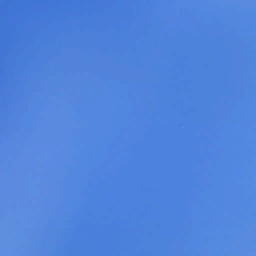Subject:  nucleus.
<instances>
[{
  "instance_id": "nucleus-8",
  "label": "nucleus",
  "mask_w": 256,
  "mask_h": 256,
  "mask_svg": "<svg viewBox=\"0 0 256 256\" xmlns=\"http://www.w3.org/2000/svg\"><path fill=\"white\" fill-rule=\"evenodd\" d=\"M112 232H114V229H112Z\"/></svg>"
},
{
  "instance_id": "nucleus-14",
  "label": "nucleus",
  "mask_w": 256,
  "mask_h": 256,
  "mask_svg": "<svg viewBox=\"0 0 256 256\" xmlns=\"http://www.w3.org/2000/svg\"><path fill=\"white\" fill-rule=\"evenodd\" d=\"M112 4H114V0H112Z\"/></svg>"
},
{
  "instance_id": "nucleus-13",
  "label": "nucleus",
  "mask_w": 256,
  "mask_h": 256,
  "mask_svg": "<svg viewBox=\"0 0 256 256\" xmlns=\"http://www.w3.org/2000/svg\"><path fill=\"white\" fill-rule=\"evenodd\" d=\"M112 4H114V0H112Z\"/></svg>"
},
{
  "instance_id": "nucleus-4",
  "label": "nucleus",
  "mask_w": 256,
  "mask_h": 256,
  "mask_svg": "<svg viewBox=\"0 0 256 256\" xmlns=\"http://www.w3.org/2000/svg\"><path fill=\"white\" fill-rule=\"evenodd\" d=\"M0 96H8V95H0Z\"/></svg>"
},
{
  "instance_id": "nucleus-20",
  "label": "nucleus",
  "mask_w": 256,
  "mask_h": 256,
  "mask_svg": "<svg viewBox=\"0 0 256 256\" xmlns=\"http://www.w3.org/2000/svg\"><path fill=\"white\" fill-rule=\"evenodd\" d=\"M102 96H105V95H102Z\"/></svg>"
},
{
  "instance_id": "nucleus-22",
  "label": "nucleus",
  "mask_w": 256,
  "mask_h": 256,
  "mask_svg": "<svg viewBox=\"0 0 256 256\" xmlns=\"http://www.w3.org/2000/svg\"><path fill=\"white\" fill-rule=\"evenodd\" d=\"M127 96H129V95H128Z\"/></svg>"
},
{
  "instance_id": "nucleus-5",
  "label": "nucleus",
  "mask_w": 256,
  "mask_h": 256,
  "mask_svg": "<svg viewBox=\"0 0 256 256\" xmlns=\"http://www.w3.org/2000/svg\"><path fill=\"white\" fill-rule=\"evenodd\" d=\"M116 96L113 93L112 96Z\"/></svg>"
},
{
  "instance_id": "nucleus-9",
  "label": "nucleus",
  "mask_w": 256,
  "mask_h": 256,
  "mask_svg": "<svg viewBox=\"0 0 256 256\" xmlns=\"http://www.w3.org/2000/svg\"><path fill=\"white\" fill-rule=\"evenodd\" d=\"M112 4H114V0H112Z\"/></svg>"
},
{
  "instance_id": "nucleus-17",
  "label": "nucleus",
  "mask_w": 256,
  "mask_h": 256,
  "mask_svg": "<svg viewBox=\"0 0 256 256\" xmlns=\"http://www.w3.org/2000/svg\"><path fill=\"white\" fill-rule=\"evenodd\" d=\"M112 12H114V8H112Z\"/></svg>"
},
{
  "instance_id": "nucleus-19",
  "label": "nucleus",
  "mask_w": 256,
  "mask_h": 256,
  "mask_svg": "<svg viewBox=\"0 0 256 256\" xmlns=\"http://www.w3.org/2000/svg\"><path fill=\"white\" fill-rule=\"evenodd\" d=\"M102 96H105V95H102Z\"/></svg>"
},
{
  "instance_id": "nucleus-3",
  "label": "nucleus",
  "mask_w": 256,
  "mask_h": 256,
  "mask_svg": "<svg viewBox=\"0 0 256 256\" xmlns=\"http://www.w3.org/2000/svg\"><path fill=\"white\" fill-rule=\"evenodd\" d=\"M116 98V97L112 96L113 100H114V98ZM198 98H199L200 97H198ZM202 98H205L206 97H202Z\"/></svg>"
},
{
  "instance_id": "nucleus-11",
  "label": "nucleus",
  "mask_w": 256,
  "mask_h": 256,
  "mask_svg": "<svg viewBox=\"0 0 256 256\" xmlns=\"http://www.w3.org/2000/svg\"><path fill=\"white\" fill-rule=\"evenodd\" d=\"M112 4H114V0H112Z\"/></svg>"
},
{
  "instance_id": "nucleus-16",
  "label": "nucleus",
  "mask_w": 256,
  "mask_h": 256,
  "mask_svg": "<svg viewBox=\"0 0 256 256\" xmlns=\"http://www.w3.org/2000/svg\"><path fill=\"white\" fill-rule=\"evenodd\" d=\"M112 12H114V8H112Z\"/></svg>"
},
{
  "instance_id": "nucleus-2",
  "label": "nucleus",
  "mask_w": 256,
  "mask_h": 256,
  "mask_svg": "<svg viewBox=\"0 0 256 256\" xmlns=\"http://www.w3.org/2000/svg\"><path fill=\"white\" fill-rule=\"evenodd\" d=\"M10 97H0V98H10Z\"/></svg>"
},
{
  "instance_id": "nucleus-7",
  "label": "nucleus",
  "mask_w": 256,
  "mask_h": 256,
  "mask_svg": "<svg viewBox=\"0 0 256 256\" xmlns=\"http://www.w3.org/2000/svg\"><path fill=\"white\" fill-rule=\"evenodd\" d=\"M112 232H114V229H112Z\"/></svg>"
},
{
  "instance_id": "nucleus-15",
  "label": "nucleus",
  "mask_w": 256,
  "mask_h": 256,
  "mask_svg": "<svg viewBox=\"0 0 256 256\" xmlns=\"http://www.w3.org/2000/svg\"><path fill=\"white\" fill-rule=\"evenodd\" d=\"M112 4H114V0H112Z\"/></svg>"
},
{
  "instance_id": "nucleus-12",
  "label": "nucleus",
  "mask_w": 256,
  "mask_h": 256,
  "mask_svg": "<svg viewBox=\"0 0 256 256\" xmlns=\"http://www.w3.org/2000/svg\"><path fill=\"white\" fill-rule=\"evenodd\" d=\"M112 4H114V0H112Z\"/></svg>"
},
{
  "instance_id": "nucleus-23",
  "label": "nucleus",
  "mask_w": 256,
  "mask_h": 256,
  "mask_svg": "<svg viewBox=\"0 0 256 256\" xmlns=\"http://www.w3.org/2000/svg\"><path fill=\"white\" fill-rule=\"evenodd\" d=\"M78 98H80L81 97H80V96H79Z\"/></svg>"
},
{
  "instance_id": "nucleus-10",
  "label": "nucleus",
  "mask_w": 256,
  "mask_h": 256,
  "mask_svg": "<svg viewBox=\"0 0 256 256\" xmlns=\"http://www.w3.org/2000/svg\"><path fill=\"white\" fill-rule=\"evenodd\" d=\"M112 4H114V0H112Z\"/></svg>"
},
{
  "instance_id": "nucleus-21",
  "label": "nucleus",
  "mask_w": 256,
  "mask_h": 256,
  "mask_svg": "<svg viewBox=\"0 0 256 256\" xmlns=\"http://www.w3.org/2000/svg\"><path fill=\"white\" fill-rule=\"evenodd\" d=\"M102 96H105V95H102Z\"/></svg>"
},
{
  "instance_id": "nucleus-18",
  "label": "nucleus",
  "mask_w": 256,
  "mask_h": 256,
  "mask_svg": "<svg viewBox=\"0 0 256 256\" xmlns=\"http://www.w3.org/2000/svg\"><path fill=\"white\" fill-rule=\"evenodd\" d=\"M112 12H114V8H112Z\"/></svg>"
},
{
  "instance_id": "nucleus-1",
  "label": "nucleus",
  "mask_w": 256,
  "mask_h": 256,
  "mask_svg": "<svg viewBox=\"0 0 256 256\" xmlns=\"http://www.w3.org/2000/svg\"><path fill=\"white\" fill-rule=\"evenodd\" d=\"M155 96H220L219 95H156ZM224 96H227L224 95ZM232 96H235L232 95Z\"/></svg>"
},
{
  "instance_id": "nucleus-6",
  "label": "nucleus",
  "mask_w": 256,
  "mask_h": 256,
  "mask_svg": "<svg viewBox=\"0 0 256 256\" xmlns=\"http://www.w3.org/2000/svg\"><path fill=\"white\" fill-rule=\"evenodd\" d=\"M112 232H114V229H112Z\"/></svg>"
}]
</instances>
